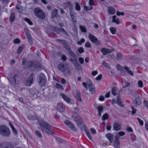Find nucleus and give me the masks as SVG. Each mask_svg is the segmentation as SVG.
Here are the masks:
<instances>
[{
    "mask_svg": "<svg viewBox=\"0 0 148 148\" xmlns=\"http://www.w3.org/2000/svg\"><path fill=\"white\" fill-rule=\"evenodd\" d=\"M38 123L40 127V128L42 132H45L46 134H52L53 133L50 130L51 126L47 122L43 121H39Z\"/></svg>",
    "mask_w": 148,
    "mask_h": 148,
    "instance_id": "1",
    "label": "nucleus"
},
{
    "mask_svg": "<svg viewBox=\"0 0 148 148\" xmlns=\"http://www.w3.org/2000/svg\"><path fill=\"white\" fill-rule=\"evenodd\" d=\"M0 135L4 137H9L10 135V131L6 126L3 125L0 126Z\"/></svg>",
    "mask_w": 148,
    "mask_h": 148,
    "instance_id": "2",
    "label": "nucleus"
},
{
    "mask_svg": "<svg viewBox=\"0 0 148 148\" xmlns=\"http://www.w3.org/2000/svg\"><path fill=\"white\" fill-rule=\"evenodd\" d=\"M38 83L41 87L45 86L47 82L46 77L45 75L41 73L39 75L38 78Z\"/></svg>",
    "mask_w": 148,
    "mask_h": 148,
    "instance_id": "3",
    "label": "nucleus"
},
{
    "mask_svg": "<svg viewBox=\"0 0 148 148\" xmlns=\"http://www.w3.org/2000/svg\"><path fill=\"white\" fill-rule=\"evenodd\" d=\"M36 16L41 19H44L45 17V14L43 11L38 8H35L34 10Z\"/></svg>",
    "mask_w": 148,
    "mask_h": 148,
    "instance_id": "4",
    "label": "nucleus"
},
{
    "mask_svg": "<svg viewBox=\"0 0 148 148\" xmlns=\"http://www.w3.org/2000/svg\"><path fill=\"white\" fill-rule=\"evenodd\" d=\"M87 85L88 86L90 92L92 94H94L95 92V88L90 80H89L87 82V84L85 82H84L82 83V85L86 89H88V88L87 87Z\"/></svg>",
    "mask_w": 148,
    "mask_h": 148,
    "instance_id": "5",
    "label": "nucleus"
},
{
    "mask_svg": "<svg viewBox=\"0 0 148 148\" xmlns=\"http://www.w3.org/2000/svg\"><path fill=\"white\" fill-rule=\"evenodd\" d=\"M73 117L74 121L76 122L77 125L80 127L81 129H82V127L85 128L84 125L80 120V117L77 113H75L73 116Z\"/></svg>",
    "mask_w": 148,
    "mask_h": 148,
    "instance_id": "6",
    "label": "nucleus"
},
{
    "mask_svg": "<svg viewBox=\"0 0 148 148\" xmlns=\"http://www.w3.org/2000/svg\"><path fill=\"white\" fill-rule=\"evenodd\" d=\"M89 37L90 40L93 43L97 45H99L100 44V42L98 41L97 38L92 34L89 33Z\"/></svg>",
    "mask_w": 148,
    "mask_h": 148,
    "instance_id": "7",
    "label": "nucleus"
},
{
    "mask_svg": "<svg viewBox=\"0 0 148 148\" xmlns=\"http://www.w3.org/2000/svg\"><path fill=\"white\" fill-rule=\"evenodd\" d=\"M8 80L12 84H14L16 82V78L18 77L17 75L14 74H12L9 75Z\"/></svg>",
    "mask_w": 148,
    "mask_h": 148,
    "instance_id": "8",
    "label": "nucleus"
},
{
    "mask_svg": "<svg viewBox=\"0 0 148 148\" xmlns=\"http://www.w3.org/2000/svg\"><path fill=\"white\" fill-rule=\"evenodd\" d=\"M116 102L117 104L120 106L121 107H123L124 106V105L122 103V102L121 100V98L119 94L118 95L116 101L115 99H112V104Z\"/></svg>",
    "mask_w": 148,
    "mask_h": 148,
    "instance_id": "9",
    "label": "nucleus"
},
{
    "mask_svg": "<svg viewBox=\"0 0 148 148\" xmlns=\"http://www.w3.org/2000/svg\"><path fill=\"white\" fill-rule=\"evenodd\" d=\"M33 73H32L27 79L25 82V85L27 86H30L32 83L33 81Z\"/></svg>",
    "mask_w": 148,
    "mask_h": 148,
    "instance_id": "10",
    "label": "nucleus"
},
{
    "mask_svg": "<svg viewBox=\"0 0 148 148\" xmlns=\"http://www.w3.org/2000/svg\"><path fill=\"white\" fill-rule=\"evenodd\" d=\"M64 123L72 130L74 131H76L75 128L74 127L73 124L71 122L67 120L64 121Z\"/></svg>",
    "mask_w": 148,
    "mask_h": 148,
    "instance_id": "11",
    "label": "nucleus"
},
{
    "mask_svg": "<svg viewBox=\"0 0 148 148\" xmlns=\"http://www.w3.org/2000/svg\"><path fill=\"white\" fill-rule=\"evenodd\" d=\"M0 148H11L8 143L4 142L0 144Z\"/></svg>",
    "mask_w": 148,
    "mask_h": 148,
    "instance_id": "12",
    "label": "nucleus"
},
{
    "mask_svg": "<svg viewBox=\"0 0 148 148\" xmlns=\"http://www.w3.org/2000/svg\"><path fill=\"white\" fill-rule=\"evenodd\" d=\"M30 68L34 67L35 68H38L39 66V64L38 62H31L29 65Z\"/></svg>",
    "mask_w": 148,
    "mask_h": 148,
    "instance_id": "13",
    "label": "nucleus"
},
{
    "mask_svg": "<svg viewBox=\"0 0 148 148\" xmlns=\"http://www.w3.org/2000/svg\"><path fill=\"white\" fill-rule=\"evenodd\" d=\"M57 109L59 112H62L64 110V108L62 103H59L57 106Z\"/></svg>",
    "mask_w": 148,
    "mask_h": 148,
    "instance_id": "14",
    "label": "nucleus"
},
{
    "mask_svg": "<svg viewBox=\"0 0 148 148\" xmlns=\"http://www.w3.org/2000/svg\"><path fill=\"white\" fill-rule=\"evenodd\" d=\"M58 10L56 9H55L52 12L51 18H52L57 17L58 16Z\"/></svg>",
    "mask_w": 148,
    "mask_h": 148,
    "instance_id": "15",
    "label": "nucleus"
},
{
    "mask_svg": "<svg viewBox=\"0 0 148 148\" xmlns=\"http://www.w3.org/2000/svg\"><path fill=\"white\" fill-rule=\"evenodd\" d=\"M101 51L102 53L104 55H105L110 53V49L105 48H102L101 49Z\"/></svg>",
    "mask_w": 148,
    "mask_h": 148,
    "instance_id": "16",
    "label": "nucleus"
},
{
    "mask_svg": "<svg viewBox=\"0 0 148 148\" xmlns=\"http://www.w3.org/2000/svg\"><path fill=\"white\" fill-rule=\"evenodd\" d=\"M135 102V104L136 106H138L140 105L141 103V101L139 97H137L134 101Z\"/></svg>",
    "mask_w": 148,
    "mask_h": 148,
    "instance_id": "17",
    "label": "nucleus"
},
{
    "mask_svg": "<svg viewBox=\"0 0 148 148\" xmlns=\"http://www.w3.org/2000/svg\"><path fill=\"white\" fill-rule=\"evenodd\" d=\"M121 127V125L116 123H114L113 126L114 129L116 131L119 130Z\"/></svg>",
    "mask_w": 148,
    "mask_h": 148,
    "instance_id": "18",
    "label": "nucleus"
},
{
    "mask_svg": "<svg viewBox=\"0 0 148 148\" xmlns=\"http://www.w3.org/2000/svg\"><path fill=\"white\" fill-rule=\"evenodd\" d=\"M106 136L109 140L110 142V143H112L114 137L113 135L110 133H108L106 135Z\"/></svg>",
    "mask_w": 148,
    "mask_h": 148,
    "instance_id": "19",
    "label": "nucleus"
},
{
    "mask_svg": "<svg viewBox=\"0 0 148 148\" xmlns=\"http://www.w3.org/2000/svg\"><path fill=\"white\" fill-rule=\"evenodd\" d=\"M61 43L63 45L64 47L67 50L70 48L69 45L67 42L64 40H63Z\"/></svg>",
    "mask_w": 148,
    "mask_h": 148,
    "instance_id": "20",
    "label": "nucleus"
},
{
    "mask_svg": "<svg viewBox=\"0 0 148 148\" xmlns=\"http://www.w3.org/2000/svg\"><path fill=\"white\" fill-rule=\"evenodd\" d=\"M98 112V115L100 117L101 116V112L103 111V108L102 106H99L97 108H96Z\"/></svg>",
    "mask_w": 148,
    "mask_h": 148,
    "instance_id": "21",
    "label": "nucleus"
},
{
    "mask_svg": "<svg viewBox=\"0 0 148 148\" xmlns=\"http://www.w3.org/2000/svg\"><path fill=\"white\" fill-rule=\"evenodd\" d=\"M108 12L111 14H113L115 13L116 11L113 7H110L108 8Z\"/></svg>",
    "mask_w": 148,
    "mask_h": 148,
    "instance_id": "22",
    "label": "nucleus"
},
{
    "mask_svg": "<svg viewBox=\"0 0 148 148\" xmlns=\"http://www.w3.org/2000/svg\"><path fill=\"white\" fill-rule=\"evenodd\" d=\"M60 95L63 98L64 100L66 101L68 103L70 101V100L69 98L63 94H61Z\"/></svg>",
    "mask_w": 148,
    "mask_h": 148,
    "instance_id": "23",
    "label": "nucleus"
},
{
    "mask_svg": "<svg viewBox=\"0 0 148 148\" xmlns=\"http://www.w3.org/2000/svg\"><path fill=\"white\" fill-rule=\"evenodd\" d=\"M116 16L115 15L113 16L112 22L114 23H115L117 24H119L120 23V21L118 18L116 19Z\"/></svg>",
    "mask_w": 148,
    "mask_h": 148,
    "instance_id": "24",
    "label": "nucleus"
},
{
    "mask_svg": "<svg viewBox=\"0 0 148 148\" xmlns=\"http://www.w3.org/2000/svg\"><path fill=\"white\" fill-rule=\"evenodd\" d=\"M64 64V63H62L60 64H59L58 66V67L59 70L62 71L63 73H64V67H65Z\"/></svg>",
    "mask_w": 148,
    "mask_h": 148,
    "instance_id": "25",
    "label": "nucleus"
},
{
    "mask_svg": "<svg viewBox=\"0 0 148 148\" xmlns=\"http://www.w3.org/2000/svg\"><path fill=\"white\" fill-rule=\"evenodd\" d=\"M82 128L84 129V130L85 131L86 134V135H87L88 137L89 138L90 140H92V136H91L90 134L89 133V132L88 131V130H86V129L85 127V128L82 127V129H81L82 130Z\"/></svg>",
    "mask_w": 148,
    "mask_h": 148,
    "instance_id": "26",
    "label": "nucleus"
},
{
    "mask_svg": "<svg viewBox=\"0 0 148 148\" xmlns=\"http://www.w3.org/2000/svg\"><path fill=\"white\" fill-rule=\"evenodd\" d=\"M66 50L73 58H77L76 55L73 53L72 51L71 50L70 48Z\"/></svg>",
    "mask_w": 148,
    "mask_h": 148,
    "instance_id": "27",
    "label": "nucleus"
},
{
    "mask_svg": "<svg viewBox=\"0 0 148 148\" xmlns=\"http://www.w3.org/2000/svg\"><path fill=\"white\" fill-rule=\"evenodd\" d=\"M15 18V17L14 13V12L12 13L10 18V21L12 22V23L14 22ZM12 23H11V24Z\"/></svg>",
    "mask_w": 148,
    "mask_h": 148,
    "instance_id": "28",
    "label": "nucleus"
},
{
    "mask_svg": "<svg viewBox=\"0 0 148 148\" xmlns=\"http://www.w3.org/2000/svg\"><path fill=\"white\" fill-rule=\"evenodd\" d=\"M24 47L23 45H21L20 46L19 48H18L17 52V53L18 55H20L21 52H22L23 50L24 49Z\"/></svg>",
    "mask_w": 148,
    "mask_h": 148,
    "instance_id": "29",
    "label": "nucleus"
},
{
    "mask_svg": "<svg viewBox=\"0 0 148 148\" xmlns=\"http://www.w3.org/2000/svg\"><path fill=\"white\" fill-rule=\"evenodd\" d=\"M125 69L126 70L128 73L131 76H133V73L132 71L130 70V68L128 67L127 66H125L124 67Z\"/></svg>",
    "mask_w": 148,
    "mask_h": 148,
    "instance_id": "30",
    "label": "nucleus"
},
{
    "mask_svg": "<svg viewBox=\"0 0 148 148\" xmlns=\"http://www.w3.org/2000/svg\"><path fill=\"white\" fill-rule=\"evenodd\" d=\"M28 119L30 120H35L37 119V118L34 115H29L27 116Z\"/></svg>",
    "mask_w": 148,
    "mask_h": 148,
    "instance_id": "31",
    "label": "nucleus"
},
{
    "mask_svg": "<svg viewBox=\"0 0 148 148\" xmlns=\"http://www.w3.org/2000/svg\"><path fill=\"white\" fill-rule=\"evenodd\" d=\"M26 36L29 43L30 44H32L33 43V40L31 35L30 34Z\"/></svg>",
    "mask_w": 148,
    "mask_h": 148,
    "instance_id": "32",
    "label": "nucleus"
},
{
    "mask_svg": "<svg viewBox=\"0 0 148 148\" xmlns=\"http://www.w3.org/2000/svg\"><path fill=\"white\" fill-rule=\"evenodd\" d=\"M76 97L77 98V100L81 102V98L80 96V94L78 91H77L76 92Z\"/></svg>",
    "mask_w": 148,
    "mask_h": 148,
    "instance_id": "33",
    "label": "nucleus"
},
{
    "mask_svg": "<svg viewBox=\"0 0 148 148\" xmlns=\"http://www.w3.org/2000/svg\"><path fill=\"white\" fill-rule=\"evenodd\" d=\"M116 87H113L112 88L111 93L114 96H116L117 95V93L116 92Z\"/></svg>",
    "mask_w": 148,
    "mask_h": 148,
    "instance_id": "34",
    "label": "nucleus"
},
{
    "mask_svg": "<svg viewBox=\"0 0 148 148\" xmlns=\"http://www.w3.org/2000/svg\"><path fill=\"white\" fill-rule=\"evenodd\" d=\"M108 114L107 113H106L103 115L102 117V120L105 121L108 119Z\"/></svg>",
    "mask_w": 148,
    "mask_h": 148,
    "instance_id": "35",
    "label": "nucleus"
},
{
    "mask_svg": "<svg viewBox=\"0 0 148 148\" xmlns=\"http://www.w3.org/2000/svg\"><path fill=\"white\" fill-rule=\"evenodd\" d=\"M110 30L111 33L113 34H115L116 31V29L115 27H112L110 28Z\"/></svg>",
    "mask_w": 148,
    "mask_h": 148,
    "instance_id": "36",
    "label": "nucleus"
},
{
    "mask_svg": "<svg viewBox=\"0 0 148 148\" xmlns=\"http://www.w3.org/2000/svg\"><path fill=\"white\" fill-rule=\"evenodd\" d=\"M66 5L69 8V9H72L73 5L71 3L68 2L66 3Z\"/></svg>",
    "mask_w": 148,
    "mask_h": 148,
    "instance_id": "37",
    "label": "nucleus"
},
{
    "mask_svg": "<svg viewBox=\"0 0 148 148\" xmlns=\"http://www.w3.org/2000/svg\"><path fill=\"white\" fill-rule=\"evenodd\" d=\"M122 55L120 54H116V60H122Z\"/></svg>",
    "mask_w": 148,
    "mask_h": 148,
    "instance_id": "38",
    "label": "nucleus"
},
{
    "mask_svg": "<svg viewBox=\"0 0 148 148\" xmlns=\"http://www.w3.org/2000/svg\"><path fill=\"white\" fill-rule=\"evenodd\" d=\"M24 30L25 32V33L26 35V36L30 35V33H29L28 29L27 28V27H25L24 28Z\"/></svg>",
    "mask_w": 148,
    "mask_h": 148,
    "instance_id": "39",
    "label": "nucleus"
},
{
    "mask_svg": "<svg viewBox=\"0 0 148 148\" xmlns=\"http://www.w3.org/2000/svg\"><path fill=\"white\" fill-rule=\"evenodd\" d=\"M74 66L76 69L77 70H80L81 68L79 64L77 63H76L74 64Z\"/></svg>",
    "mask_w": 148,
    "mask_h": 148,
    "instance_id": "40",
    "label": "nucleus"
},
{
    "mask_svg": "<svg viewBox=\"0 0 148 148\" xmlns=\"http://www.w3.org/2000/svg\"><path fill=\"white\" fill-rule=\"evenodd\" d=\"M75 9L77 10H80V7L78 3L76 2L75 3Z\"/></svg>",
    "mask_w": 148,
    "mask_h": 148,
    "instance_id": "41",
    "label": "nucleus"
},
{
    "mask_svg": "<svg viewBox=\"0 0 148 148\" xmlns=\"http://www.w3.org/2000/svg\"><path fill=\"white\" fill-rule=\"evenodd\" d=\"M56 86L57 88L60 89L61 90H63L64 89L63 86L60 84L57 83Z\"/></svg>",
    "mask_w": 148,
    "mask_h": 148,
    "instance_id": "42",
    "label": "nucleus"
},
{
    "mask_svg": "<svg viewBox=\"0 0 148 148\" xmlns=\"http://www.w3.org/2000/svg\"><path fill=\"white\" fill-rule=\"evenodd\" d=\"M64 65L65 67H64V72L66 70V69L69 68L70 66L67 63H64Z\"/></svg>",
    "mask_w": 148,
    "mask_h": 148,
    "instance_id": "43",
    "label": "nucleus"
},
{
    "mask_svg": "<svg viewBox=\"0 0 148 148\" xmlns=\"http://www.w3.org/2000/svg\"><path fill=\"white\" fill-rule=\"evenodd\" d=\"M102 64V65L106 67L107 68H109V69L110 68V67L108 65V63L106 62L105 61H103Z\"/></svg>",
    "mask_w": 148,
    "mask_h": 148,
    "instance_id": "44",
    "label": "nucleus"
},
{
    "mask_svg": "<svg viewBox=\"0 0 148 148\" xmlns=\"http://www.w3.org/2000/svg\"><path fill=\"white\" fill-rule=\"evenodd\" d=\"M65 75H69L71 74V71L69 68L66 69V70L64 71V73Z\"/></svg>",
    "mask_w": 148,
    "mask_h": 148,
    "instance_id": "45",
    "label": "nucleus"
},
{
    "mask_svg": "<svg viewBox=\"0 0 148 148\" xmlns=\"http://www.w3.org/2000/svg\"><path fill=\"white\" fill-rule=\"evenodd\" d=\"M25 20L30 25H33L30 19L26 18L25 19Z\"/></svg>",
    "mask_w": 148,
    "mask_h": 148,
    "instance_id": "46",
    "label": "nucleus"
},
{
    "mask_svg": "<svg viewBox=\"0 0 148 148\" xmlns=\"http://www.w3.org/2000/svg\"><path fill=\"white\" fill-rule=\"evenodd\" d=\"M131 93L134 97L136 96L137 95V93L136 92L135 90H132L131 91Z\"/></svg>",
    "mask_w": 148,
    "mask_h": 148,
    "instance_id": "47",
    "label": "nucleus"
},
{
    "mask_svg": "<svg viewBox=\"0 0 148 148\" xmlns=\"http://www.w3.org/2000/svg\"><path fill=\"white\" fill-rule=\"evenodd\" d=\"M113 143L116 144V145L117 146H119L120 145L119 141V140H115L114 141Z\"/></svg>",
    "mask_w": 148,
    "mask_h": 148,
    "instance_id": "48",
    "label": "nucleus"
},
{
    "mask_svg": "<svg viewBox=\"0 0 148 148\" xmlns=\"http://www.w3.org/2000/svg\"><path fill=\"white\" fill-rule=\"evenodd\" d=\"M139 86L140 88H142L143 86V82L142 81L139 80L138 82Z\"/></svg>",
    "mask_w": 148,
    "mask_h": 148,
    "instance_id": "49",
    "label": "nucleus"
},
{
    "mask_svg": "<svg viewBox=\"0 0 148 148\" xmlns=\"http://www.w3.org/2000/svg\"><path fill=\"white\" fill-rule=\"evenodd\" d=\"M79 27L82 31L84 32H86V28L85 27L81 26Z\"/></svg>",
    "mask_w": 148,
    "mask_h": 148,
    "instance_id": "50",
    "label": "nucleus"
},
{
    "mask_svg": "<svg viewBox=\"0 0 148 148\" xmlns=\"http://www.w3.org/2000/svg\"><path fill=\"white\" fill-rule=\"evenodd\" d=\"M36 135L39 137L40 138L41 137V135L40 132L38 131H36L35 132Z\"/></svg>",
    "mask_w": 148,
    "mask_h": 148,
    "instance_id": "51",
    "label": "nucleus"
},
{
    "mask_svg": "<svg viewBox=\"0 0 148 148\" xmlns=\"http://www.w3.org/2000/svg\"><path fill=\"white\" fill-rule=\"evenodd\" d=\"M137 119L138 120L139 123L141 126H143V121H142L139 118H137Z\"/></svg>",
    "mask_w": 148,
    "mask_h": 148,
    "instance_id": "52",
    "label": "nucleus"
},
{
    "mask_svg": "<svg viewBox=\"0 0 148 148\" xmlns=\"http://www.w3.org/2000/svg\"><path fill=\"white\" fill-rule=\"evenodd\" d=\"M78 51L80 53H83L84 52V49L82 47H80L78 50Z\"/></svg>",
    "mask_w": 148,
    "mask_h": 148,
    "instance_id": "53",
    "label": "nucleus"
},
{
    "mask_svg": "<svg viewBox=\"0 0 148 148\" xmlns=\"http://www.w3.org/2000/svg\"><path fill=\"white\" fill-rule=\"evenodd\" d=\"M102 77V75L101 74H100L95 79L97 80H101Z\"/></svg>",
    "mask_w": 148,
    "mask_h": 148,
    "instance_id": "54",
    "label": "nucleus"
},
{
    "mask_svg": "<svg viewBox=\"0 0 148 148\" xmlns=\"http://www.w3.org/2000/svg\"><path fill=\"white\" fill-rule=\"evenodd\" d=\"M116 15L118 16H120L121 15L122 16H123L124 15V13L123 12H119L118 11L117 12Z\"/></svg>",
    "mask_w": 148,
    "mask_h": 148,
    "instance_id": "55",
    "label": "nucleus"
},
{
    "mask_svg": "<svg viewBox=\"0 0 148 148\" xmlns=\"http://www.w3.org/2000/svg\"><path fill=\"white\" fill-rule=\"evenodd\" d=\"M85 41V40L84 38H82L81 39L80 41V42H77V44L79 45H81L82 43L84 42Z\"/></svg>",
    "mask_w": 148,
    "mask_h": 148,
    "instance_id": "56",
    "label": "nucleus"
},
{
    "mask_svg": "<svg viewBox=\"0 0 148 148\" xmlns=\"http://www.w3.org/2000/svg\"><path fill=\"white\" fill-rule=\"evenodd\" d=\"M31 97L33 99H35L37 97V96L35 94L31 93L30 95Z\"/></svg>",
    "mask_w": 148,
    "mask_h": 148,
    "instance_id": "57",
    "label": "nucleus"
},
{
    "mask_svg": "<svg viewBox=\"0 0 148 148\" xmlns=\"http://www.w3.org/2000/svg\"><path fill=\"white\" fill-rule=\"evenodd\" d=\"M79 61L80 63L81 64H82L84 62V59L83 58L81 57H80L79 58Z\"/></svg>",
    "mask_w": 148,
    "mask_h": 148,
    "instance_id": "58",
    "label": "nucleus"
},
{
    "mask_svg": "<svg viewBox=\"0 0 148 148\" xmlns=\"http://www.w3.org/2000/svg\"><path fill=\"white\" fill-rule=\"evenodd\" d=\"M16 8L17 10H19V11H18V12H22V7L20 6V7H19L17 6H16Z\"/></svg>",
    "mask_w": 148,
    "mask_h": 148,
    "instance_id": "59",
    "label": "nucleus"
},
{
    "mask_svg": "<svg viewBox=\"0 0 148 148\" xmlns=\"http://www.w3.org/2000/svg\"><path fill=\"white\" fill-rule=\"evenodd\" d=\"M69 12L70 13V15L71 17L73 16L74 14L73 13V11L72 10V9H69Z\"/></svg>",
    "mask_w": 148,
    "mask_h": 148,
    "instance_id": "60",
    "label": "nucleus"
},
{
    "mask_svg": "<svg viewBox=\"0 0 148 148\" xmlns=\"http://www.w3.org/2000/svg\"><path fill=\"white\" fill-rule=\"evenodd\" d=\"M20 40L18 38L15 39L14 40V42L15 43H19L20 42Z\"/></svg>",
    "mask_w": 148,
    "mask_h": 148,
    "instance_id": "61",
    "label": "nucleus"
},
{
    "mask_svg": "<svg viewBox=\"0 0 148 148\" xmlns=\"http://www.w3.org/2000/svg\"><path fill=\"white\" fill-rule=\"evenodd\" d=\"M104 97L102 95L100 96L99 98V100L100 101H103L104 100Z\"/></svg>",
    "mask_w": 148,
    "mask_h": 148,
    "instance_id": "62",
    "label": "nucleus"
},
{
    "mask_svg": "<svg viewBox=\"0 0 148 148\" xmlns=\"http://www.w3.org/2000/svg\"><path fill=\"white\" fill-rule=\"evenodd\" d=\"M118 134L120 136H122L124 135L125 134V133L123 132H119Z\"/></svg>",
    "mask_w": 148,
    "mask_h": 148,
    "instance_id": "63",
    "label": "nucleus"
},
{
    "mask_svg": "<svg viewBox=\"0 0 148 148\" xmlns=\"http://www.w3.org/2000/svg\"><path fill=\"white\" fill-rule=\"evenodd\" d=\"M145 128L146 130L148 131V121H147L145 124Z\"/></svg>",
    "mask_w": 148,
    "mask_h": 148,
    "instance_id": "64",
    "label": "nucleus"
}]
</instances>
